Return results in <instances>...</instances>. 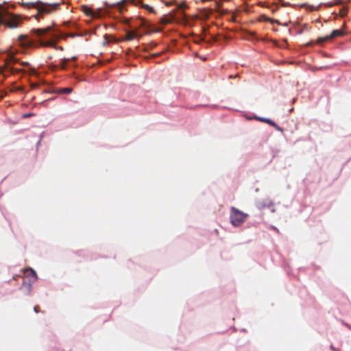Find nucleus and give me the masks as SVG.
<instances>
[{"label": "nucleus", "instance_id": "f3484780", "mask_svg": "<svg viewBox=\"0 0 351 351\" xmlns=\"http://www.w3.org/2000/svg\"><path fill=\"white\" fill-rule=\"evenodd\" d=\"M342 3V0H337L335 3V4L337 5H339V4H341Z\"/></svg>", "mask_w": 351, "mask_h": 351}, {"label": "nucleus", "instance_id": "9d476101", "mask_svg": "<svg viewBox=\"0 0 351 351\" xmlns=\"http://www.w3.org/2000/svg\"><path fill=\"white\" fill-rule=\"evenodd\" d=\"M137 33L136 32H128L126 34V39L131 40L136 36Z\"/></svg>", "mask_w": 351, "mask_h": 351}, {"label": "nucleus", "instance_id": "5701e85b", "mask_svg": "<svg viewBox=\"0 0 351 351\" xmlns=\"http://www.w3.org/2000/svg\"><path fill=\"white\" fill-rule=\"evenodd\" d=\"M158 56V54H157V53H154V54H153V56H154V57H156V56Z\"/></svg>", "mask_w": 351, "mask_h": 351}, {"label": "nucleus", "instance_id": "4468645a", "mask_svg": "<svg viewBox=\"0 0 351 351\" xmlns=\"http://www.w3.org/2000/svg\"><path fill=\"white\" fill-rule=\"evenodd\" d=\"M122 3H123V2L117 3V4H114V6H116L117 8H119V10H121V8H122Z\"/></svg>", "mask_w": 351, "mask_h": 351}, {"label": "nucleus", "instance_id": "2eb2a0df", "mask_svg": "<svg viewBox=\"0 0 351 351\" xmlns=\"http://www.w3.org/2000/svg\"><path fill=\"white\" fill-rule=\"evenodd\" d=\"M211 11L210 10H205V17H208L209 14H210Z\"/></svg>", "mask_w": 351, "mask_h": 351}, {"label": "nucleus", "instance_id": "423d86ee", "mask_svg": "<svg viewBox=\"0 0 351 351\" xmlns=\"http://www.w3.org/2000/svg\"><path fill=\"white\" fill-rule=\"evenodd\" d=\"M18 43L23 49H28L35 45L34 41L27 35H20L18 37Z\"/></svg>", "mask_w": 351, "mask_h": 351}, {"label": "nucleus", "instance_id": "ddd939ff", "mask_svg": "<svg viewBox=\"0 0 351 351\" xmlns=\"http://www.w3.org/2000/svg\"><path fill=\"white\" fill-rule=\"evenodd\" d=\"M271 126H273L276 130L279 132H282V128H280L279 125H278L275 122L274 124H272Z\"/></svg>", "mask_w": 351, "mask_h": 351}, {"label": "nucleus", "instance_id": "39448f33", "mask_svg": "<svg viewBox=\"0 0 351 351\" xmlns=\"http://www.w3.org/2000/svg\"><path fill=\"white\" fill-rule=\"evenodd\" d=\"M84 13L93 19H99L103 17L106 14V12L102 8H98L95 10H92L86 5L82 7Z\"/></svg>", "mask_w": 351, "mask_h": 351}, {"label": "nucleus", "instance_id": "1a4fd4ad", "mask_svg": "<svg viewBox=\"0 0 351 351\" xmlns=\"http://www.w3.org/2000/svg\"><path fill=\"white\" fill-rule=\"evenodd\" d=\"M70 59L69 58H64L62 59L60 62V66L62 69H65L67 66L68 63L69 62Z\"/></svg>", "mask_w": 351, "mask_h": 351}, {"label": "nucleus", "instance_id": "0eeeda50", "mask_svg": "<svg viewBox=\"0 0 351 351\" xmlns=\"http://www.w3.org/2000/svg\"><path fill=\"white\" fill-rule=\"evenodd\" d=\"M343 35V31H342L341 29H335L331 32V34L329 36H328V38L332 39L336 37L341 36Z\"/></svg>", "mask_w": 351, "mask_h": 351}, {"label": "nucleus", "instance_id": "6e6552de", "mask_svg": "<svg viewBox=\"0 0 351 351\" xmlns=\"http://www.w3.org/2000/svg\"><path fill=\"white\" fill-rule=\"evenodd\" d=\"M256 119L260 121L267 123L269 124L270 125H271L272 124H274V121L269 118L258 117H256Z\"/></svg>", "mask_w": 351, "mask_h": 351}, {"label": "nucleus", "instance_id": "4be33fe9", "mask_svg": "<svg viewBox=\"0 0 351 351\" xmlns=\"http://www.w3.org/2000/svg\"><path fill=\"white\" fill-rule=\"evenodd\" d=\"M314 10L313 6H311V10Z\"/></svg>", "mask_w": 351, "mask_h": 351}, {"label": "nucleus", "instance_id": "b1692460", "mask_svg": "<svg viewBox=\"0 0 351 351\" xmlns=\"http://www.w3.org/2000/svg\"><path fill=\"white\" fill-rule=\"evenodd\" d=\"M72 59H73V60H75V59H76V58H75V57H73V58H72Z\"/></svg>", "mask_w": 351, "mask_h": 351}, {"label": "nucleus", "instance_id": "aec40b11", "mask_svg": "<svg viewBox=\"0 0 351 351\" xmlns=\"http://www.w3.org/2000/svg\"><path fill=\"white\" fill-rule=\"evenodd\" d=\"M166 4H167V5H168V6H169V5H171V2H167V3H166Z\"/></svg>", "mask_w": 351, "mask_h": 351}, {"label": "nucleus", "instance_id": "412c9836", "mask_svg": "<svg viewBox=\"0 0 351 351\" xmlns=\"http://www.w3.org/2000/svg\"><path fill=\"white\" fill-rule=\"evenodd\" d=\"M330 349H332V350H335V348L333 347V346H332V345H331V346H330Z\"/></svg>", "mask_w": 351, "mask_h": 351}, {"label": "nucleus", "instance_id": "393cba45", "mask_svg": "<svg viewBox=\"0 0 351 351\" xmlns=\"http://www.w3.org/2000/svg\"><path fill=\"white\" fill-rule=\"evenodd\" d=\"M348 328H350V329H351V327L348 326Z\"/></svg>", "mask_w": 351, "mask_h": 351}, {"label": "nucleus", "instance_id": "a211bd4d", "mask_svg": "<svg viewBox=\"0 0 351 351\" xmlns=\"http://www.w3.org/2000/svg\"><path fill=\"white\" fill-rule=\"evenodd\" d=\"M34 310L36 313H38V306H34Z\"/></svg>", "mask_w": 351, "mask_h": 351}, {"label": "nucleus", "instance_id": "9b49d317", "mask_svg": "<svg viewBox=\"0 0 351 351\" xmlns=\"http://www.w3.org/2000/svg\"><path fill=\"white\" fill-rule=\"evenodd\" d=\"M71 92H72V88H69V87L62 88L60 90V93H64V94H69Z\"/></svg>", "mask_w": 351, "mask_h": 351}, {"label": "nucleus", "instance_id": "20e7f679", "mask_svg": "<svg viewBox=\"0 0 351 351\" xmlns=\"http://www.w3.org/2000/svg\"><path fill=\"white\" fill-rule=\"evenodd\" d=\"M247 217V214L243 213L235 207H231L230 219L232 226L235 227L241 226Z\"/></svg>", "mask_w": 351, "mask_h": 351}, {"label": "nucleus", "instance_id": "f03ea898", "mask_svg": "<svg viewBox=\"0 0 351 351\" xmlns=\"http://www.w3.org/2000/svg\"><path fill=\"white\" fill-rule=\"evenodd\" d=\"M22 6L24 8L30 9L35 8L37 10V14L35 15V18L38 19V16L43 14H49L52 10H56L58 6L59 3H45L42 1H38L36 2H27V3H22Z\"/></svg>", "mask_w": 351, "mask_h": 351}, {"label": "nucleus", "instance_id": "f257e3e1", "mask_svg": "<svg viewBox=\"0 0 351 351\" xmlns=\"http://www.w3.org/2000/svg\"><path fill=\"white\" fill-rule=\"evenodd\" d=\"M33 34L38 38L39 45L42 47H53L56 49V43L60 36L49 26L45 28L34 29Z\"/></svg>", "mask_w": 351, "mask_h": 351}, {"label": "nucleus", "instance_id": "f8f14e48", "mask_svg": "<svg viewBox=\"0 0 351 351\" xmlns=\"http://www.w3.org/2000/svg\"><path fill=\"white\" fill-rule=\"evenodd\" d=\"M329 39H330V38H328V36H326V37H321V38H318L317 42H318L319 43H323V42H324V41H326V40H329Z\"/></svg>", "mask_w": 351, "mask_h": 351}, {"label": "nucleus", "instance_id": "dca6fc26", "mask_svg": "<svg viewBox=\"0 0 351 351\" xmlns=\"http://www.w3.org/2000/svg\"><path fill=\"white\" fill-rule=\"evenodd\" d=\"M31 271H32V276L36 278L37 276H36V271L32 269H31Z\"/></svg>", "mask_w": 351, "mask_h": 351}, {"label": "nucleus", "instance_id": "6ab92c4d", "mask_svg": "<svg viewBox=\"0 0 351 351\" xmlns=\"http://www.w3.org/2000/svg\"><path fill=\"white\" fill-rule=\"evenodd\" d=\"M30 116H31V114H25V115H24V117H30Z\"/></svg>", "mask_w": 351, "mask_h": 351}, {"label": "nucleus", "instance_id": "7ed1b4c3", "mask_svg": "<svg viewBox=\"0 0 351 351\" xmlns=\"http://www.w3.org/2000/svg\"><path fill=\"white\" fill-rule=\"evenodd\" d=\"M19 23L18 16L11 14L3 5H0V23L5 24L10 28H16Z\"/></svg>", "mask_w": 351, "mask_h": 351}]
</instances>
